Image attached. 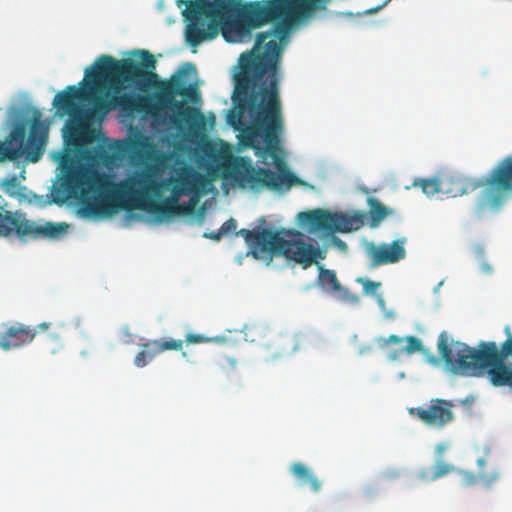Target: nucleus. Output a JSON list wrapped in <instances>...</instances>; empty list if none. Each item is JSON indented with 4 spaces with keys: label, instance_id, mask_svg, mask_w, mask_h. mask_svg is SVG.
Listing matches in <instances>:
<instances>
[{
    "label": "nucleus",
    "instance_id": "nucleus-1",
    "mask_svg": "<svg viewBox=\"0 0 512 512\" xmlns=\"http://www.w3.org/2000/svg\"><path fill=\"white\" fill-rule=\"evenodd\" d=\"M137 53L141 62L131 58L117 60L110 55H101L85 70V78L91 91H96L101 81H108L110 84L109 97L93 98L91 111L85 110L81 105L88 99L86 90L76 85H69L55 95L53 106L57 114L70 117L72 134L79 135L86 129L93 114L103 117L118 108L129 113L143 112L156 116L160 110L174 107L190 126L204 122V116L198 109L175 100V96L180 95L186 84V72H195V65L186 63L169 80L160 81L159 76L153 72L157 63L155 57L148 50H139Z\"/></svg>",
    "mask_w": 512,
    "mask_h": 512
},
{
    "label": "nucleus",
    "instance_id": "nucleus-2",
    "mask_svg": "<svg viewBox=\"0 0 512 512\" xmlns=\"http://www.w3.org/2000/svg\"><path fill=\"white\" fill-rule=\"evenodd\" d=\"M247 63H239L240 70L235 75V88L232 95L234 109L228 114V123L236 127L246 111L252 119L251 126L243 136V145L252 148L266 164V156L277 162L278 172L269 168H255L248 157H236L230 165V177L242 189L260 191H288L293 185L303 181L294 175L277 155L279 134L283 130L281 101L275 66L279 48L270 42L267 52L251 57Z\"/></svg>",
    "mask_w": 512,
    "mask_h": 512
},
{
    "label": "nucleus",
    "instance_id": "nucleus-3",
    "mask_svg": "<svg viewBox=\"0 0 512 512\" xmlns=\"http://www.w3.org/2000/svg\"><path fill=\"white\" fill-rule=\"evenodd\" d=\"M83 184L97 194L83 201L80 212L87 217H107L120 210H142L157 219L192 215L199 202L205 177L189 164L174 167L173 175L158 182L146 173H135L119 182L97 170Z\"/></svg>",
    "mask_w": 512,
    "mask_h": 512
},
{
    "label": "nucleus",
    "instance_id": "nucleus-4",
    "mask_svg": "<svg viewBox=\"0 0 512 512\" xmlns=\"http://www.w3.org/2000/svg\"><path fill=\"white\" fill-rule=\"evenodd\" d=\"M263 0H176L183 17L189 21L185 30L187 43L196 47L203 41L214 39L219 32L229 43L243 42L252 30L268 24Z\"/></svg>",
    "mask_w": 512,
    "mask_h": 512
},
{
    "label": "nucleus",
    "instance_id": "nucleus-5",
    "mask_svg": "<svg viewBox=\"0 0 512 512\" xmlns=\"http://www.w3.org/2000/svg\"><path fill=\"white\" fill-rule=\"evenodd\" d=\"M508 338L500 348L495 342H481L471 348L451 340V368L455 373L479 377L487 375L495 387L507 386L512 390V335L507 326Z\"/></svg>",
    "mask_w": 512,
    "mask_h": 512
},
{
    "label": "nucleus",
    "instance_id": "nucleus-6",
    "mask_svg": "<svg viewBox=\"0 0 512 512\" xmlns=\"http://www.w3.org/2000/svg\"><path fill=\"white\" fill-rule=\"evenodd\" d=\"M446 193L460 197L482 188L474 208L478 218L499 212L512 197V154L499 160L483 177L457 176L446 182Z\"/></svg>",
    "mask_w": 512,
    "mask_h": 512
},
{
    "label": "nucleus",
    "instance_id": "nucleus-7",
    "mask_svg": "<svg viewBox=\"0 0 512 512\" xmlns=\"http://www.w3.org/2000/svg\"><path fill=\"white\" fill-rule=\"evenodd\" d=\"M264 11H267L268 23L276 24L265 32L257 34L254 47L251 51L241 54L240 63H247L251 57H257L267 52L270 42L279 48V56L275 66V78L278 79L279 64L282 56V46L276 41H285L294 23L309 17L315 10L325 9L331 0H264Z\"/></svg>",
    "mask_w": 512,
    "mask_h": 512
},
{
    "label": "nucleus",
    "instance_id": "nucleus-8",
    "mask_svg": "<svg viewBox=\"0 0 512 512\" xmlns=\"http://www.w3.org/2000/svg\"><path fill=\"white\" fill-rule=\"evenodd\" d=\"M237 236H242L249 245L250 253L255 259L271 260L273 256H283L303 267L311 266L316 259L324 258L322 251L306 243L302 234L294 229L247 230L240 229Z\"/></svg>",
    "mask_w": 512,
    "mask_h": 512
},
{
    "label": "nucleus",
    "instance_id": "nucleus-9",
    "mask_svg": "<svg viewBox=\"0 0 512 512\" xmlns=\"http://www.w3.org/2000/svg\"><path fill=\"white\" fill-rule=\"evenodd\" d=\"M66 223L45 222L40 224L27 218L21 211L0 212V236L12 234L20 239H57L67 232Z\"/></svg>",
    "mask_w": 512,
    "mask_h": 512
},
{
    "label": "nucleus",
    "instance_id": "nucleus-10",
    "mask_svg": "<svg viewBox=\"0 0 512 512\" xmlns=\"http://www.w3.org/2000/svg\"><path fill=\"white\" fill-rule=\"evenodd\" d=\"M453 407L451 401L433 398L427 406L410 408L409 413L428 427L440 430L454 420Z\"/></svg>",
    "mask_w": 512,
    "mask_h": 512
},
{
    "label": "nucleus",
    "instance_id": "nucleus-11",
    "mask_svg": "<svg viewBox=\"0 0 512 512\" xmlns=\"http://www.w3.org/2000/svg\"><path fill=\"white\" fill-rule=\"evenodd\" d=\"M49 327L48 322H42L35 327L22 323L3 325V330L0 331V349L9 351L30 344L39 333L48 331Z\"/></svg>",
    "mask_w": 512,
    "mask_h": 512
},
{
    "label": "nucleus",
    "instance_id": "nucleus-12",
    "mask_svg": "<svg viewBox=\"0 0 512 512\" xmlns=\"http://www.w3.org/2000/svg\"><path fill=\"white\" fill-rule=\"evenodd\" d=\"M405 239L394 240L389 244L375 245L369 243L366 246V254L370 259V267L375 268L385 264L396 263L406 256L404 248Z\"/></svg>",
    "mask_w": 512,
    "mask_h": 512
},
{
    "label": "nucleus",
    "instance_id": "nucleus-13",
    "mask_svg": "<svg viewBox=\"0 0 512 512\" xmlns=\"http://www.w3.org/2000/svg\"><path fill=\"white\" fill-rule=\"evenodd\" d=\"M48 138V126L40 119L39 111H35L31 120L30 132L26 142L27 159L33 163L40 160L44 153Z\"/></svg>",
    "mask_w": 512,
    "mask_h": 512
},
{
    "label": "nucleus",
    "instance_id": "nucleus-14",
    "mask_svg": "<svg viewBox=\"0 0 512 512\" xmlns=\"http://www.w3.org/2000/svg\"><path fill=\"white\" fill-rule=\"evenodd\" d=\"M265 359L274 360L286 354H291L298 349L296 337L290 334L273 333L270 342L264 345Z\"/></svg>",
    "mask_w": 512,
    "mask_h": 512
},
{
    "label": "nucleus",
    "instance_id": "nucleus-15",
    "mask_svg": "<svg viewBox=\"0 0 512 512\" xmlns=\"http://www.w3.org/2000/svg\"><path fill=\"white\" fill-rule=\"evenodd\" d=\"M403 341L407 342V345L405 347H402L398 350L392 351L389 354L390 360H396L402 353L406 352L407 354H412L416 351L422 350V341L417 338L416 336H407V337H400L398 335H390L388 338L385 337H379L377 338V342L380 345V347L385 348L390 344H401Z\"/></svg>",
    "mask_w": 512,
    "mask_h": 512
},
{
    "label": "nucleus",
    "instance_id": "nucleus-16",
    "mask_svg": "<svg viewBox=\"0 0 512 512\" xmlns=\"http://www.w3.org/2000/svg\"><path fill=\"white\" fill-rule=\"evenodd\" d=\"M303 224L308 225L311 231H331L332 213L326 210L317 209L309 212H302L298 215Z\"/></svg>",
    "mask_w": 512,
    "mask_h": 512
},
{
    "label": "nucleus",
    "instance_id": "nucleus-17",
    "mask_svg": "<svg viewBox=\"0 0 512 512\" xmlns=\"http://www.w3.org/2000/svg\"><path fill=\"white\" fill-rule=\"evenodd\" d=\"M290 473L297 480L298 485L309 486L313 492H319L322 482L315 475L314 471L302 462H294L290 465Z\"/></svg>",
    "mask_w": 512,
    "mask_h": 512
},
{
    "label": "nucleus",
    "instance_id": "nucleus-18",
    "mask_svg": "<svg viewBox=\"0 0 512 512\" xmlns=\"http://www.w3.org/2000/svg\"><path fill=\"white\" fill-rule=\"evenodd\" d=\"M357 222L358 220L355 217L343 213H332L330 232H350L358 228Z\"/></svg>",
    "mask_w": 512,
    "mask_h": 512
},
{
    "label": "nucleus",
    "instance_id": "nucleus-19",
    "mask_svg": "<svg viewBox=\"0 0 512 512\" xmlns=\"http://www.w3.org/2000/svg\"><path fill=\"white\" fill-rule=\"evenodd\" d=\"M318 283L325 291L336 292L341 289L336 273L323 267L319 269Z\"/></svg>",
    "mask_w": 512,
    "mask_h": 512
},
{
    "label": "nucleus",
    "instance_id": "nucleus-20",
    "mask_svg": "<svg viewBox=\"0 0 512 512\" xmlns=\"http://www.w3.org/2000/svg\"><path fill=\"white\" fill-rule=\"evenodd\" d=\"M142 350L135 356L134 364L137 367H144L151 362L159 353L157 347L153 345V340L143 343Z\"/></svg>",
    "mask_w": 512,
    "mask_h": 512
},
{
    "label": "nucleus",
    "instance_id": "nucleus-21",
    "mask_svg": "<svg viewBox=\"0 0 512 512\" xmlns=\"http://www.w3.org/2000/svg\"><path fill=\"white\" fill-rule=\"evenodd\" d=\"M369 205L370 218L373 226L378 225L380 221H382L385 217L393 213V211L390 208L386 207L375 198L369 199Z\"/></svg>",
    "mask_w": 512,
    "mask_h": 512
},
{
    "label": "nucleus",
    "instance_id": "nucleus-22",
    "mask_svg": "<svg viewBox=\"0 0 512 512\" xmlns=\"http://www.w3.org/2000/svg\"><path fill=\"white\" fill-rule=\"evenodd\" d=\"M26 129L24 124H16L11 133L9 134V137L6 141V143H11L14 147H21L22 155L26 153Z\"/></svg>",
    "mask_w": 512,
    "mask_h": 512
},
{
    "label": "nucleus",
    "instance_id": "nucleus-23",
    "mask_svg": "<svg viewBox=\"0 0 512 512\" xmlns=\"http://www.w3.org/2000/svg\"><path fill=\"white\" fill-rule=\"evenodd\" d=\"M413 185L421 187L423 193L427 196H432L442 190V183L437 178L417 179L414 181Z\"/></svg>",
    "mask_w": 512,
    "mask_h": 512
},
{
    "label": "nucleus",
    "instance_id": "nucleus-24",
    "mask_svg": "<svg viewBox=\"0 0 512 512\" xmlns=\"http://www.w3.org/2000/svg\"><path fill=\"white\" fill-rule=\"evenodd\" d=\"M2 187H3L4 191L10 197L21 198L24 195L22 193H19L18 191L26 190V188L24 186H20V183H19L16 175H13L9 178L4 179L2 182Z\"/></svg>",
    "mask_w": 512,
    "mask_h": 512
},
{
    "label": "nucleus",
    "instance_id": "nucleus-25",
    "mask_svg": "<svg viewBox=\"0 0 512 512\" xmlns=\"http://www.w3.org/2000/svg\"><path fill=\"white\" fill-rule=\"evenodd\" d=\"M22 156L21 147H14L11 143L0 145V161L17 160Z\"/></svg>",
    "mask_w": 512,
    "mask_h": 512
},
{
    "label": "nucleus",
    "instance_id": "nucleus-26",
    "mask_svg": "<svg viewBox=\"0 0 512 512\" xmlns=\"http://www.w3.org/2000/svg\"><path fill=\"white\" fill-rule=\"evenodd\" d=\"M153 345L157 347V351L160 354L167 350L181 351L183 341L177 339L153 340Z\"/></svg>",
    "mask_w": 512,
    "mask_h": 512
},
{
    "label": "nucleus",
    "instance_id": "nucleus-27",
    "mask_svg": "<svg viewBox=\"0 0 512 512\" xmlns=\"http://www.w3.org/2000/svg\"><path fill=\"white\" fill-rule=\"evenodd\" d=\"M226 339L222 336H215V337H207L203 334H195V333H188L185 338L186 343L196 344V343H209V342H215V343H223Z\"/></svg>",
    "mask_w": 512,
    "mask_h": 512
},
{
    "label": "nucleus",
    "instance_id": "nucleus-28",
    "mask_svg": "<svg viewBox=\"0 0 512 512\" xmlns=\"http://www.w3.org/2000/svg\"><path fill=\"white\" fill-rule=\"evenodd\" d=\"M454 469V466L446 463H437L434 467L433 474L431 476V480H436L438 478L443 477Z\"/></svg>",
    "mask_w": 512,
    "mask_h": 512
},
{
    "label": "nucleus",
    "instance_id": "nucleus-29",
    "mask_svg": "<svg viewBox=\"0 0 512 512\" xmlns=\"http://www.w3.org/2000/svg\"><path fill=\"white\" fill-rule=\"evenodd\" d=\"M358 282L363 284V290L367 294L374 293L377 290V288H379L381 285L380 282H374L368 279H358Z\"/></svg>",
    "mask_w": 512,
    "mask_h": 512
},
{
    "label": "nucleus",
    "instance_id": "nucleus-30",
    "mask_svg": "<svg viewBox=\"0 0 512 512\" xmlns=\"http://www.w3.org/2000/svg\"><path fill=\"white\" fill-rule=\"evenodd\" d=\"M180 96H183L187 99L194 101L198 97L197 88L193 85H189V86L185 85L180 93Z\"/></svg>",
    "mask_w": 512,
    "mask_h": 512
},
{
    "label": "nucleus",
    "instance_id": "nucleus-31",
    "mask_svg": "<svg viewBox=\"0 0 512 512\" xmlns=\"http://www.w3.org/2000/svg\"><path fill=\"white\" fill-rule=\"evenodd\" d=\"M237 228V222L234 218H230L227 221H225L221 227L220 231L223 235H226L230 232H233Z\"/></svg>",
    "mask_w": 512,
    "mask_h": 512
},
{
    "label": "nucleus",
    "instance_id": "nucleus-32",
    "mask_svg": "<svg viewBox=\"0 0 512 512\" xmlns=\"http://www.w3.org/2000/svg\"><path fill=\"white\" fill-rule=\"evenodd\" d=\"M46 340H47V341H50V342H54V343L56 344V346H55V347H52V348L50 349V353H51V354H55V353H57V352L60 350V348L62 347L61 338H60V336H59L58 334H56V333H49V334L47 335V339H46Z\"/></svg>",
    "mask_w": 512,
    "mask_h": 512
},
{
    "label": "nucleus",
    "instance_id": "nucleus-33",
    "mask_svg": "<svg viewBox=\"0 0 512 512\" xmlns=\"http://www.w3.org/2000/svg\"><path fill=\"white\" fill-rule=\"evenodd\" d=\"M237 365V360L231 356H223L222 361L220 362V366L222 369L230 368L234 370Z\"/></svg>",
    "mask_w": 512,
    "mask_h": 512
},
{
    "label": "nucleus",
    "instance_id": "nucleus-34",
    "mask_svg": "<svg viewBox=\"0 0 512 512\" xmlns=\"http://www.w3.org/2000/svg\"><path fill=\"white\" fill-rule=\"evenodd\" d=\"M133 147L137 149L152 148V144L148 141L147 137L141 136L133 142Z\"/></svg>",
    "mask_w": 512,
    "mask_h": 512
},
{
    "label": "nucleus",
    "instance_id": "nucleus-35",
    "mask_svg": "<svg viewBox=\"0 0 512 512\" xmlns=\"http://www.w3.org/2000/svg\"><path fill=\"white\" fill-rule=\"evenodd\" d=\"M223 234L221 233V231H217V232H209V233H204V237L205 238H208V239H211V240H215V241H219L221 238H222Z\"/></svg>",
    "mask_w": 512,
    "mask_h": 512
},
{
    "label": "nucleus",
    "instance_id": "nucleus-36",
    "mask_svg": "<svg viewBox=\"0 0 512 512\" xmlns=\"http://www.w3.org/2000/svg\"><path fill=\"white\" fill-rule=\"evenodd\" d=\"M466 484H475L477 482V476L472 473H465Z\"/></svg>",
    "mask_w": 512,
    "mask_h": 512
},
{
    "label": "nucleus",
    "instance_id": "nucleus-37",
    "mask_svg": "<svg viewBox=\"0 0 512 512\" xmlns=\"http://www.w3.org/2000/svg\"><path fill=\"white\" fill-rule=\"evenodd\" d=\"M496 475H494L493 477L491 478H487L483 473H481L479 475V478L482 479L487 485L491 484L493 482V480L496 479Z\"/></svg>",
    "mask_w": 512,
    "mask_h": 512
},
{
    "label": "nucleus",
    "instance_id": "nucleus-38",
    "mask_svg": "<svg viewBox=\"0 0 512 512\" xmlns=\"http://www.w3.org/2000/svg\"><path fill=\"white\" fill-rule=\"evenodd\" d=\"M481 270H482L484 273L489 274V273H491V272H492V267H491V265H489L488 263H483V264L481 265Z\"/></svg>",
    "mask_w": 512,
    "mask_h": 512
},
{
    "label": "nucleus",
    "instance_id": "nucleus-39",
    "mask_svg": "<svg viewBox=\"0 0 512 512\" xmlns=\"http://www.w3.org/2000/svg\"><path fill=\"white\" fill-rule=\"evenodd\" d=\"M335 243L338 245V247H340L341 249H346L347 248V245L345 244V242H343L342 240L340 239H337L335 238Z\"/></svg>",
    "mask_w": 512,
    "mask_h": 512
},
{
    "label": "nucleus",
    "instance_id": "nucleus-40",
    "mask_svg": "<svg viewBox=\"0 0 512 512\" xmlns=\"http://www.w3.org/2000/svg\"><path fill=\"white\" fill-rule=\"evenodd\" d=\"M478 464H479L480 466L484 465V464H485V460H484V459H479V460H478Z\"/></svg>",
    "mask_w": 512,
    "mask_h": 512
},
{
    "label": "nucleus",
    "instance_id": "nucleus-41",
    "mask_svg": "<svg viewBox=\"0 0 512 512\" xmlns=\"http://www.w3.org/2000/svg\"><path fill=\"white\" fill-rule=\"evenodd\" d=\"M182 356H183V357H186V356H187V353H186V352H183V353H182Z\"/></svg>",
    "mask_w": 512,
    "mask_h": 512
}]
</instances>
